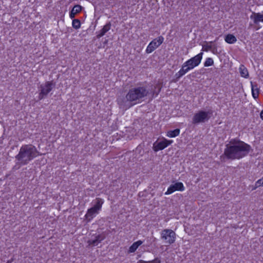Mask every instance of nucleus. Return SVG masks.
<instances>
[{"label":"nucleus","mask_w":263,"mask_h":263,"mask_svg":"<svg viewBox=\"0 0 263 263\" xmlns=\"http://www.w3.org/2000/svg\"><path fill=\"white\" fill-rule=\"evenodd\" d=\"M202 50L205 51L211 50L213 53L217 52V46L213 42H204L202 45Z\"/></svg>","instance_id":"obj_13"},{"label":"nucleus","mask_w":263,"mask_h":263,"mask_svg":"<svg viewBox=\"0 0 263 263\" xmlns=\"http://www.w3.org/2000/svg\"><path fill=\"white\" fill-rule=\"evenodd\" d=\"M99 211L91 207L88 209L86 214L85 215V217L87 220V222H90L93 218L98 213Z\"/></svg>","instance_id":"obj_14"},{"label":"nucleus","mask_w":263,"mask_h":263,"mask_svg":"<svg viewBox=\"0 0 263 263\" xmlns=\"http://www.w3.org/2000/svg\"><path fill=\"white\" fill-rule=\"evenodd\" d=\"M54 87L55 83L53 81H47L45 84H41L39 87L40 92L38 97L39 100H41L46 97Z\"/></svg>","instance_id":"obj_4"},{"label":"nucleus","mask_w":263,"mask_h":263,"mask_svg":"<svg viewBox=\"0 0 263 263\" xmlns=\"http://www.w3.org/2000/svg\"><path fill=\"white\" fill-rule=\"evenodd\" d=\"M72 27L76 29H78L81 27V23L80 21L78 19H73L72 21Z\"/></svg>","instance_id":"obj_26"},{"label":"nucleus","mask_w":263,"mask_h":263,"mask_svg":"<svg viewBox=\"0 0 263 263\" xmlns=\"http://www.w3.org/2000/svg\"><path fill=\"white\" fill-rule=\"evenodd\" d=\"M103 203L104 201L102 199L100 198H97L95 200L93 201V206L92 207L96 209L98 211H100L101 210L102 206Z\"/></svg>","instance_id":"obj_16"},{"label":"nucleus","mask_w":263,"mask_h":263,"mask_svg":"<svg viewBox=\"0 0 263 263\" xmlns=\"http://www.w3.org/2000/svg\"><path fill=\"white\" fill-rule=\"evenodd\" d=\"M82 9V7L79 5H75L69 13V16L71 18H74L76 15L80 13Z\"/></svg>","instance_id":"obj_17"},{"label":"nucleus","mask_w":263,"mask_h":263,"mask_svg":"<svg viewBox=\"0 0 263 263\" xmlns=\"http://www.w3.org/2000/svg\"><path fill=\"white\" fill-rule=\"evenodd\" d=\"M180 133V129L176 128L173 130H169L167 132L166 136L171 138L176 137L178 136Z\"/></svg>","instance_id":"obj_23"},{"label":"nucleus","mask_w":263,"mask_h":263,"mask_svg":"<svg viewBox=\"0 0 263 263\" xmlns=\"http://www.w3.org/2000/svg\"><path fill=\"white\" fill-rule=\"evenodd\" d=\"M11 262H12V260H8L6 263H11Z\"/></svg>","instance_id":"obj_33"},{"label":"nucleus","mask_w":263,"mask_h":263,"mask_svg":"<svg viewBox=\"0 0 263 263\" xmlns=\"http://www.w3.org/2000/svg\"><path fill=\"white\" fill-rule=\"evenodd\" d=\"M257 187H256V184H255V185L253 187L252 190H256Z\"/></svg>","instance_id":"obj_32"},{"label":"nucleus","mask_w":263,"mask_h":263,"mask_svg":"<svg viewBox=\"0 0 263 263\" xmlns=\"http://www.w3.org/2000/svg\"><path fill=\"white\" fill-rule=\"evenodd\" d=\"M240 76L242 77L247 78L249 77V72L247 68L242 64L240 65L239 68Z\"/></svg>","instance_id":"obj_21"},{"label":"nucleus","mask_w":263,"mask_h":263,"mask_svg":"<svg viewBox=\"0 0 263 263\" xmlns=\"http://www.w3.org/2000/svg\"><path fill=\"white\" fill-rule=\"evenodd\" d=\"M202 55L203 53L200 52L196 56L188 60L187 61H186V65L190 66L193 69L200 63L202 58Z\"/></svg>","instance_id":"obj_9"},{"label":"nucleus","mask_w":263,"mask_h":263,"mask_svg":"<svg viewBox=\"0 0 263 263\" xmlns=\"http://www.w3.org/2000/svg\"><path fill=\"white\" fill-rule=\"evenodd\" d=\"M184 74V73L182 72V71L181 70V69L178 72H177L175 75V77L176 78V80L175 81H177L179 80V79L181 77H182Z\"/></svg>","instance_id":"obj_29"},{"label":"nucleus","mask_w":263,"mask_h":263,"mask_svg":"<svg viewBox=\"0 0 263 263\" xmlns=\"http://www.w3.org/2000/svg\"><path fill=\"white\" fill-rule=\"evenodd\" d=\"M172 142V140H168L166 139H163V140L159 142L156 141L153 144V149L155 152L162 150L171 144Z\"/></svg>","instance_id":"obj_8"},{"label":"nucleus","mask_w":263,"mask_h":263,"mask_svg":"<svg viewBox=\"0 0 263 263\" xmlns=\"http://www.w3.org/2000/svg\"><path fill=\"white\" fill-rule=\"evenodd\" d=\"M105 238L106 235L103 233L101 234L95 236L94 239H90L88 240L87 241V243L90 247L96 246Z\"/></svg>","instance_id":"obj_12"},{"label":"nucleus","mask_w":263,"mask_h":263,"mask_svg":"<svg viewBox=\"0 0 263 263\" xmlns=\"http://www.w3.org/2000/svg\"><path fill=\"white\" fill-rule=\"evenodd\" d=\"M185 187L182 182H178L175 184H171L165 192V195L171 194L176 191H183Z\"/></svg>","instance_id":"obj_10"},{"label":"nucleus","mask_w":263,"mask_h":263,"mask_svg":"<svg viewBox=\"0 0 263 263\" xmlns=\"http://www.w3.org/2000/svg\"><path fill=\"white\" fill-rule=\"evenodd\" d=\"M186 64L185 62L183 64L182 67L180 69L182 72L184 73V74L187 73L189 70L193 69L191 66H186Z\"/></svg>","instance_id":"obj_25"},{"label":"nucleus","mask_w":263,"mask_h":263,"mask_svg":"<svg viewBox=\"0 0 263 263\" xmlns=\"http://www.w3.org/2000/svg\"><path fill=\"white\" fill-rule=\"evenodd\" d=\"M164 37L160 36L158 38L154 39L147 46L146 52L147 53H152L157 48H158L163 42Z\"/></svg>","instance_id":"obj_7"},{"label":"nucleus","mask_w":263,"mask_h":263,"mask_svg":"<svg viewBox=\"0 0 263 263\" xmlns=\"http://www.w3.org/2000/svg\"><path fill=\"white\" fill-rule=\"evenodd\" d=\"M149 94V90L146 85L138 83L129 88L125 97H119L117 102L120 108L127 109L132 106L142 102Z\"/></svg>","instance_id":"obj_1"},{"label":"nucleus","mask_w":263,"mask_h":263,"mask_svg":"<svg viewBox=\"0 0 263 263\" xmlns=\"http://www.w3.org/2000/svg\"><path fill=\"white\" fill-rule=\"evenodd\" d=\"M211 113L210 111L200 110L195 114L192 118V123L193 124H198L200 123H204L208 121L210 118V115Z\"/></svg>","instance_id":"obj_5"},{"label":"nucleus","mask_w":263,"mask_h":263,"mask_svg":"<svg viewBox=\"0 0 263 263\" xmlns=\"http://www.w3.org/2000/svg\"><path fill=\"white\" fill-rule=\"evenodd\" d=\"M213 64H214L213 60L211 58H208L206 59V61H205V62L204 63V66L205 67H208V66H210L213 65Z\"/></svg>","instance_id":"obj_28"},{"label":"nucleus","mask_w":263,"mask_h":263,"mask_svg":"<svg viewBox=\"0 0 263 263\" xmlns=\"http://www.w3.org/2000/svg\"><path fill=\"white\" fill-rule=\"evenodd\" d=\"M143 243V241L141 240H138L134 242L132 245L129 248L128 250V253H134L138 248Z\"/></svg>","instance_id":"obj_19"},{"label":"nucleus","mask_w":263,"mask_h":263,"mask_svg":"<svg viewBox=\"0 0 263 263\" xmlns=\"http://www.w3.org/2000/svg\"><path fill=\"white\" fill-rule=\"evenodd\" d=\"M225 41L229 44H233L237 41L236 37L233 34H229L225 36Z\"/></svg>","instance_id":"obj_22"},{"label":"nucleus","mask_w":263,"mask_h":263,"mask_svg":"<svg viewBox=\"0 0 263 263\" xmlns=\"http://www.w3.org/2000/svg\"><path fill=\"white\" fill-rule=\"evenodd\" d=\"M251 89L252 93L254 98L256 99L258 98L259 93V88L256 83H253L251 82Z\"/></svg>","instance_id":"obj_20"},{"label":"nucleus","mask_w":263,"mask_h":263,"mask_svg":"<svg viewBox=\"0 0 263 263\" xmlns=\"http://www.w3.org/2000/svg\"><path fill=\"white\" fill-rule=\"evenodd\" d=\"M39 155V152L33 145L26 144L22 145L20 149L18 154L15 157L17 162L13 169L17 170L22 165H27Z\"/></svg>","instance_id":"obj_3"},{"label":"nucleus","mask_w":263,"mask_h":263,"mask_svg":"<svg viewBox=\"0 0 263 263\" xmlns=\"http://www.w3.org/2000/svg\"><path fill=\"white\" fill-rule=\"evenodd\" d=\"M148 243L147 245H144V247H149L156 241V238L154 237H147L146 238Z\"/></svg>","instance_id":"obj_24"},{"label":"nucleus","mask_w":263,"mask_h":263,"mask_svg":"<svg viewBox=\"0 0 263 263\" xmlns=\"http://www.w3.org/2000/svg\"><path fill=\"white\" fill-rule=\"evenodd\" d=\"M161 89V86L160 84L158 83L154 86V88H152L151 91H149V94H152V98L156 97L158 95Z\"/></svg>","instance_id":"obj_18"},{"label":"nucleus","mask_w":263,"mask_h":263,"mask_svg":"<svg viewBox=\"0 0 263 263\" xmlns=\"http://www.w3.org/2000/svg\"><path fill=\"white\" fill-rule=\"evenodd\" d=\"M137 263H161V260L159 258L157 257L153 260L148 261L143 260H139Z\"/></svg>","instance_id":"obj_27"},{"label":"nucleus","mask_w":263,"mask_h":263,"mask_svg":"<svg viewBox=\"0 0 263 263\" xmlns=\"http://www.w3.org/2000/svg\"><path fill=\"white\" fill-rule=\"evenodd\" d=\"M256 187H258L261 186H263V177L258 180L256 182Z\"/></svg>","instance_id":"obj_30"},{"label":"nucleus","mask_w":263,"mask_h":263,"mask_svg":"<svg viewBox=\"0 0 263 263\" xmlns=\"http://www.w3.org/2000/svg\"><path fill=\"white\" fill-rule=\"evenodd\" d=\"M111 24L110 22L107 23L103 28L99 32L96 37L97 39H100L110 29Z\"/></svg>","instance_id":"obj_15"},{"label":"nucleus","mask_w":263,"mask_h":263,"mask_svg":"<svg viewBox=\"0 0 263 263\" xmlns=\"http://www.w3.org/2000/svg\"><path fill=\"white\" fill-rule=\"evenodd\" d=\"M161 238L164 243L171 245L175 241L176 233L171 229H164L161 232Z\"/></svg>","instance_id":"obj_6"},{"label":"nucleus","mask_w":263,"mask_h":263,"mask_svg":"<svg viewBox=\"0 0 263 263\" xmlns=\"http://www.w3.org/2000/svg\"><path fill=\"white\" fill-rule=\"evenodd\" d=\"M260 116L261 119L263 120V110L261 111Z\"/></svg>","instance_id":"obj_31"},{"label":"nucleus","mask_w":263,"mask_h":263,"mask_svg":"<svg viewBox=\"0 0 263 263\" xmlns=\"http://www.w3.org/2000/svg\"><path fill=\"white\" fill-rule=\"evenodd\" d=\"M225 146L224 152L220 156V159L223 162H225L226 159H241L247 156L251 149L250 145L237 139H231Z\"/></svg>","instance_id":"obj_2"},{"label":"nucleus","mask_w":263,"mask_h":263,"mask_svg":"<svg viewBox=\"0 0 263 263\" xmlns=\"http://www.w3.org/2000/svg\"><path fill=\"white\" fill-rule=\"evenodd\" d=\"M250 18L253 20L254 24L257 27L256 30L259 29L260 28L259 23L263 22V12L262 13L252 12L250 15Z\"/></svg>","instance_id":"obj_11"}]
</instances>
